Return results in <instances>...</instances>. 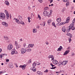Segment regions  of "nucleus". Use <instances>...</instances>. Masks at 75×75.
<instances>
[{"mask_svg": "<svg viewBox=\"0 0 75 75\" xmlns=\"http://www.w3.org/2000/svg\"><path fill=\"white\" fill-rule=\"evenodd\" d=\"M11 55H13V54H18V52H17L16 51V49L15 48H14L11 50Z\"/></svg>", "mask_w": 75, "mask_h": 75, "instance_id": "f257e3e1", "label": "nucleus"}, {"mask_svg": "<svg viewBox=\"0 0 75 75\" xmlns=\"http://www.w3.org/2000/svg\"><path fill=\"white\" fill-rule=\"evenodd\" d=\"M13 48V46L11 44H9L8 46V50H10Z\"/></svg>", "mask_w": 75, "mask_h": 75, "instance_id": "f03ea898", "label": "nucleus"}, {"mask_svg": "<svg viewBox=\"0 0 75 75\" xmlns=\"http://www.w3.org/2000/svg\"><path fill=\"white\" fill-rule=\"evenodd\" d=\"M5 12L6 14L7 18V19H8V18H9V16H10V15H9L8 12V11H7L6 10L5 11Z\"/></svg>", "mask_w": 75, "mask_h": 75, "instance_id": "7ed1b4c3", "label": "nucleus"}, {"mask_svg": "<svg viewBox=\"0 0 75 75\" xmlns=\"http://www.w3.org/2000/svg\"><path fill=\"white\" fill-rule=\"evenodd\" d=\"M2 24L3 25L5 26V27H8V24L6 23V22H3L2 23Z\"/></svg>", "mask_w": 75, "mask_h": 75, "instance_id": "20e7f679", "label": "nucleus"}, {"mask_svg": "<svg viewBox=\"0 0 75 75\" xmlns=\"http://www.w3.org/2000/svg\"><path fill=\"white\" fill-rule=\"evenodd\" d=\"M48 14V12L47 11H44L43 13V15L45 17H47Z\"/></svg>", "mask_w": 75, "mask_h": 75, "instance_id": "39448f33", "label": "nucleus"}, {"mask_svg": "<svg viewBox=\"0 0 75 75\" xmlns=\"http://www.w3.org/2000/svg\"><path fill=\"white\" fill-rule=\"evenodd\" d=\"M1 18H4L5 17V15L4 13H0Z\"/></svg>", "mask_w": 75, "mask_h": 75, "instance_id": "423d86ee", "label": "nucleus"}, {"mask_svg": "<svg viewBox=\"0 0 75 75\" xmlns=\"http://www.w3.org/2000/svg\"><path fill=\"white\" fill-rule=\"evenodd\" d=\"M13 20H15V21L16 22V23H17L18 24H20V21H19V20H18V19H16V18H14Z\"/></svg>", "mask_w": 75, "mask_h": 75, "instance_id": "0eeeda50", "label": "nucleus"}, {"mask_svg": "<svg viewBox=\"0 0 75 75\" xmlns=\"http://www.w3.org/2000/svg\"><path fill=\"white\" fill-rule=\"evenodd\" d=\"M48 58H52V60H54V57L53 55H49L48 57Z\"/></svg>", "mask_w": 75, "mask_h": 75, "instance_id": "6e6552de", "label": "nucleus"}, {"mask_svg": "<svg viewBox=\"0 0 75 75\" xmlns=\"http://www.w3.org/2000/svg\"><path fill=\"white\" fill-rule=\"evenodd\" d=\"M50 65H51L52 66V68H50V69H55V68H56V67H54L55 65H53L51 63H50Z\"/></svg>", "mask_w": 75, "mask_h": 75, "instance_id": "1a4fd4ad", "label": "nucleus"}, {"mask_svg": "<svg viewBox=\"0 0 75 75\" xmlns=\"http://www.w3.org/2000/svg\"><path fill=\"white\" fill-rule=\"evenodd\" d=\"M62 30L63 32L65 33V31H66V28H65V27H63L62 28Z\"/></svg>", "mask_w": 75, "mask_h": 75, "instance_id": "9d476101", "label": "nucleus"}, {"mask_svg": "<svg viewBox=\"0 0 75 75\" xmlns=\"http://www.w3.org/2000/svg\"><path fill=\"white\" fill-rule=\"evenodd\" d=\"M52 62L54 64H55L56 65L58 64V61H57L56 60H53Z\"/></svg>", "mask_w": 75, "mask_h": 75, "instance_id": "9b49d317", "label": "nucleus"}, {"mask_svg": "<svg viewBox=\"0 0 75 75\" xmlns=\"http://www.w3.org/2000/svg\"><path fill=\"white\" fill-rule=\"evenodd\" d=\"M69 50H68L67 51H66L64 53V55H67V54H69Z\"/></svg>", "mask_w": 75, "mask_h": 75, "instance_id": "f8f14e48", "label": "nucleus"}, {"mask_svg": "<svg viewBox=\"0 0 75 75\" xmlns=\"http://www.w3.org/2000/svg\"><path fill=\"white\" fill-rule=\"evenodd\" d=\"M8 66L10 68H13V66L12 63H10Z\"/></svg>", "mask_w": 75, "mask_h": 75, "instance_id": "ddd939ff", "label": "nucleus"}, {"mask_svg": "<svg viewBox=\"0 0 75 75\" xmlns=\"http://www.w3.org/2000/svg\"><path fill=\"white\" fill-rule=\"evenodd\" d=\"M57 21L58 23H60L61 21V19L60 18H57Z\"/></svg>", "mask_w": 75, "mask_h": 75, "instance_id": "4468645a", "label": "nucleus"}, {"mask_svg": "<svg viewBox=\"0 0 75 75\" xmlns=\"http://www.w3.org/2000/svg\"><path fill=\"white\" fill-rule=\"evenodd\" d=\"M5 4H6L7 6H9V2H8V1H6L5 2Z\"/></svg>", "mask_w": 75, "mask_h": 75, "instance_id": "2eb2a0df", "label": "nucleus"}, {"mask_svg": "<svg viewBox=\"0 0 75 75\" xmlns=\"http://www.w3.org/2000/svg\"><path fill=\"white\" fill-rule=\"evenodd\" d=\"M37 29L35 28H33V33H37Z\"/></svg>", "mask_w": 75, "mask_h": 75, "instance_id": "dca6fc26", "label": "nucleus"}, {"mask_svg": "<svg viewBox=\"0 0 75 75\" xmlns=\"http://www.w3.org/2000/svg\"><path fill=\"white\" fill-rule=\"evenodd\" d=\"M18 18V19L20 20V21H22L23 20V18L21 16H19Z\"/></svg>", "mask_w": 75, "mask_h": 75, "instance_id": "f3484780", "label": "nucleus"}, {"mask_svg": "<svg viewBox=\"0 0 75 75\" xmlns=\"http://www.w3.org/2000/svg\"><path fill=\"white\" fill-rule=\"evenodd\" d=\"M71 30V28H67L66 30L67 33H68L70 31V30Z\"/></svg>", "mask_w": 75, "mask_h": 75, "instance_id": "a211bd4d", "label": "nucleus"}, {"mask_svg": "<svg viewBox=\"0 0 75 75\" xmlns=\"http://www.w3.org/2000/svg\"><path fill=\"white\" fill-rule=\"evenodd\" d=\"M30 69L33 71V72H35L36 71V69L34 68V67H33V68H31Z\"/></svg>", "mask_w": 75, "mask_h": 75, "instance_id": "6ab92c4d", "label": "nucleus"}, {"mask_svg": "<svg viewBox=\"0 0 75 75\" xmlns=\"http://www.w3.org/2000/svg\"><path fill=\"white\" fill-rule=\"evenodd\" d=\"M52 21V20H51V19H49L48 20L47 22L49 25H50V23H51Z\"/></svg>", "mask_w": 75, "mask_h": 75, "instance_id": "aec40b11", "label": "nucleus"}, {"mask_svg": "<svg viewBox=\"0 0 75 75\" xmlns=\"http://www.w3.org/2000/svg\"><path fill=\"white\" fill-rule=\"evenodd\" d=\"M52 11H51L50 13L49 14H48L47 15L48 17H50L51 16V14H52Z\"/></svg>", "mask_w": 75, "mask_h": 75, "instance_id": "412c9836", "label": "nucleus"}, {"mask_svg": "<svg viewBox=\"0 0 75 75\" xmlns=\"http://www.w3.org/2000/svg\"><path fill=\"white\" fill-rule=\"evenodd\" d=\"M62 47L61 46H60L59 48H58V50H57V51H61V50H62Z\"/></svg>", "mask_w": 75, "mask_h": 75, "instance_id": "4be33fe9", "label": "nucleus"}, {"mask_svg": "<svg viewBox=\"0 0 75 75\" xmlns=\"http://www.w3.org/2000/svg\"><path fill=\"white\" fill-rule=\"evenodd\" d=\"M32 50L31 49H26V52H30V51H31Z\"/></svg>", "mask_w": 75, "mask_h": 75, "instance_id": "5701e85b", "label": "nucleus"}, {"mask_svg": "<svg viewBox=\"0 0 75 75\" xmlns=\"http://www.w3.org/2000/svg\"><path fill=\"white\" fill-rule=\"evenodd\" d=\"M21 47V45H17L16 47V48L17 49V50H18V49H19V48H20V47Z\"/></svg>", "mask_w": 75, "mask_h": 75, "instance_id": "b1692460", "label": "nucleus"}, {"mask_svg": "<svg viewBox=\"0 0 75 75\" xmlns=\"http://www.w3.org/2000/svg\"><path fill=\"white\" fill-rule=\"evenodd\" d=\"M37 74H38L39 75H42V73L41 72H40V71H38L37 72Z\"/></svg>", "mask_w": 75, "mask_h": 75, "instance_id": "393cba45", "label": "nucleus"}, {"mask_svg": "<svg viewBox=\"0 0 75 75\" xmlns=\"http://www.w3.org/2000/svg\"><path fill=\"white\" fill-rule=\"evenodd\" d=\"M23 52H21V54H24V53H25V52H26V51H27V50H25V49H24V50L23 51Z\"/></svg>", "mask_w": 75, "mask_h": 75, "instance_id": "a878e982", "label": "nucleus"}, {"mask_svg": "<svg viewBox=\"0 0 75 75\" xmlns=\"http://www.w3.org/2000/svg\"><path fill=\"white\" fill-rule=\"evenodd\" d=\"M25 67H26L25 65H23V67H22V68L23 70H24V69H25Z\"/></svg>", "mask_w": 75, "mask_h": 75, "instance_id": "bb28decb", "label": "nucleus"}, {"mask_svg": "<svg viewBox=\"0 0 75 75\" xmlns=\"http://www.w3.org/2000/svg\"><path fill=\"white\" fill-rule=\"evenodd\" d=\"M61 64L62 65H66V63H65L64 61H63V62L61 63Z\"/></svg>", "mask_w": 75, "mask_h": 75, "instance_id": "cd10ccee", "label": "nucleus"}, {"mask_svg": "<svg viewBox=\"0 0 75 75\" xmlns=\"http://www.w3.org/2000/svg\"><path fill=\"white\" fill-rule=\"evenodd\" d=\"M52 25H53V26H54V27H55V28H56V27H57V26H56V25H55V23L54 22H53L52 23Z\"/></svg>", "mask_w": 75, "mask_h": 75, "instance_id": "c85d7f7f", "label": "nucleus"}, {"mask_svg": "<svg viewBox=\"0 0 75 75\" xmlns=\"http://www.w3.org/2000/svg\"><path fill=\"white\" fill-rule=\"evenodd\" d=\"M74 25H73L71 26V29H72V30H75V27H74Z\"/></svg>", "mask_w": 75, "mask_h": 75, "instance_id": "c756f323", "label": "nucleus"}, {"mask_svg": "<svg viewBox=\"0 0 75 75\" xmlns=\"http://www.w3.org/2000/svg\"><path fill=\"white\" fill-rule=\"evenodd\" d=\"M29 45L31 48H33V47L34 46V44H32Z\"/></svg>", "mask_w": 75, "mask_h": 75, "instance_id": "7c9ffc66", "label": "nucleus"}, {"mask_svg": "<svg viewBox=\"0 0 75 75\" xmlns=\"http://www.w3.org/2000/svg\"><path fill=\"white\" fill-rule=\"evenodd\" d=\"M66 20L69 21V20H70V17L69 16L67 18Z\"/></svg>", "mask_w": 75, "mask_h": 75, "instance_id": "2f4dec72", "label": "nucleus"}, {"mask_svg": "<svg viewBox=\"0 0 75 75\" xmlns=\"http://www.w3.org/2000/svg\"><path fill=\"white\" fill-rule=\"evenodd\" d=\"M20 23L21 24H22V25H24V22L22 21H21Z\"/></svg>", "mask_w": 75, "mask_h": 75, "instance_id": "473e14b6", "label": "nucleus"}, {"mask_svg": "<svg viewBox=\"0 0 75 75\" xmlns=\"http://www.w3.org/2000/svg\"><path fill=\"white\" fill-rule=\"evenodd\" d=\"M38 18H39L40 20H41V17L40 16V15L39 14L38 15Z\"/></svg>", "mask_w": 75, "mask_h": 75, "instance_id": "72a5a7b5", "label": "nucleus"}, {"mask_svg": "<svg viewBox=\"0 0 75 75\" xmlns=\"http://www.w3.org/2000/svg\"><path fill=\"white\" fill-rule=\"evenodd\" d=\"M36 63H34L33 64V67H35L36 66Z\"/></svg>", "mask_w": 75, "mask_h": 75, "instance_id": "f704fd0d", "label": "nucleus"}, {"mask_svg": "<svg viewBox=\"0 0 75 75\" xmlns=\"http://www.w3.org/2000/svg\"><path fill=\"white\" fill-rule=\"evenodd\" d=\"M24 48H22L21 49V52H24Z\"/></svg>", "mask_w": 75, "mask_h": 75, "instance_id": "c9c22d12", "label": "nucleus"}, {"mask_svg": "<svg viewBox=\"0 0 75 75\" xmlns=\"http://www.w3.org/2000/svg\"><path fill=\"white\" fill-rule=\"evenodd\" d=\"M69 43H70V42H71V41H72V40H71V38H69Z\"/></svg>", "mask_w": 75, "mask_h": 75, "instance_id": "e433bc0d", "label": "nucleus"}, {"mask_svg": "<svg viewBox=\"0 0 75 75\" xmlns=\"http://www.w3.org/2000/svg\"><path fill=\"white\" fill-rule=\"evenodd\" d=\"M28 21L29 23H30V22H31V21L30 20V17H28Z\"/></svg>", "mask_w": 75, "mask_h": 75, "instance_id": "4c0bfd02", "label": "nucleus"}, {"mask_svg": "<svg viewBox=\"0 0 75 75\" xmlns=\"http://www.w3.org/2000/svg\"><path fill=\"white\" fill-rule=\"evenodd\" d=\"M15 45L16 46L18 45V44L17 43V42L16 41L15 42Z\"/></svg>", "mask_w": 75, "mask_h": 75, "instance_id": "58836bf2", "label": "nucleus"}, {"mask_svg": "<svg viewBox=\"0 0 75 75\" xmlns=\"http://www.w3.org/2000/svg\"><path fill=\"white\" fill-rule=\"evenodd\" d=\"M4 38H5V40H8V38L7 37H4Z\"/></svg>", "mask_w": 75, "mask_h": 75, "instance_id": "ea45409f", "label": "nucleus"}, {"mask_svg": "<svg viewBox=\"0 0 75 75\" xmlns=\"http://www.w3.org/2000/svg\"><path fill=\"white\" fill-rule=\"evenodd\" d=\"M44 9L45 10H47V9H48V7H45Z\"/></svg>", "mask_w": 75, "mask_h": 75, "instance_id": "a19ab883", "label": "nucleus"}, {"mask_svg": "<svg viewBox=\"0 0 75 75\" xmlns=\"http://www.w3.org/2000/svg\"><path fill=\"white\" fill-rule=\"evenodd\" d=\"M65 24V22H62L60 23V25H63V24Z\"/></svg>", "mask_w": 75, "mask_h": 75, "instance_id": "79ce46f5", "label": "nucleus"}, {"mask_svg": "<svg viewBox=\"0 0 75 75\" xmlns=\"http://www.w3.org/2000/svg\"><path fill=\"white\" fill-rule=\"evenodd\" d=\"M38 1L41 3H42V0H38Z\"/></svg>", "mask_w": 75, "mask_h": 75, "instance_id": "37998d69", "label": "nucleus"}, {"mask_svg": "<svg viewBox=\"0 0 75 75\" xmlns=\"http://www.w3.org/2000/svg\"><path fill=\"white\" fill-rule=\"evenodd\" d=\"M43 25L44 24V25H43L44 27L45 25V22L44 21L43 22Z\"/></svg>", "mask_w": 75, "mask_h": 75, "instance_id": "c03bdc74", "label": "nucleus"}, {"mask_svg": "<svg viewBox=\"0 0 75 75\" xmlns=\"http://www.w3.org/2000/svg\"><path fill=\"white\" fill-rule=\"evenodd\" d=\"M68 60L64 61V63H65V64H67V63H68Z\"/></svg>", "mask_w": 75, "mask_h": 75, "instance_id": "a18cd8bd", "label": "nucleus"}, {"mask_svg": "<svg viewBox=\"0 0 75 75\" xmlns=\"http://www.w3.org/2000/svg\"><path fill=\"white\" fill-rule=\"evenodd\" d=\"M36 65H41V63H36Z\"/></svg>", "mask_w": 75, "mask_h": 75, "instance_id": "49530a36", "label": "nucleus"}, {"mask_svg": "<svg viewBox=\"0 0 75 75\" xmlns=\"http://www.w3.org/2000/svg\"><path fill=\"white\" fill-rule=\"evenodd\" d=\"M61 62L59 61L58 63V65H60L61 64Z\"/></svg>", "mask_w": 75, "mask_h": 75, "instance_id": "de8ad7c7", "label": "nucleus"}, {"mask_svg": "<svg viewBox=\"0 0 75 75\" xmlns=\"http://www.w3.org/2000/svg\"><path fill=\"white\" fill-rule=\"evenodd\" d=\"M48 72V70L46 69V71H44V72Z\"/></svg>", "mask_w": 75, "mask_h": 75, "instance_id": "09e8293b", "label": "nucleus"}, {"mask_svg": "<svg viewBox=\"0 0 75 75\" xmlns=\"http://www.w3.org/2000/svg\"><path fill=\"white\" fill-rule=\"evenodd\" d=\"M57 25H58V26H59V25H61L60 23H58L57 24Z\"/></svg>", "mask_w": 75, "mask_h": 75, "instance_id": "8fccbe9b", "label": "nucleus"}, {"mask_svg": "<svg viewBox=\"0 0 75 75\" xmlns=\"http://www.w3.org/2000/svg\"><path fill=\"white\" fill-rule=\"evenodd\" d=\"M2 55H3V54H1L0 55V57L1 58H2V57H3V56Z\"/></svg>", "mask_w": 75, "mask_h": 75, "instance_id": "3c124183", "label": "nucleus"}, {"mask_svg": "<svg viewBox=\"0 0 75 75\" xmlns=\"http://www.w3.org/2000/svg\"><path fill=\"white\" fill-rule=\"evenodd\" d=\"M66 5L67 6H68L69 5V2H67L66 4Z\"/></svg>", "mask_w": 75, "mask_h": 75, "instance_id": "603ef678", "label": "nucleus"}, {"mask_svg": "<svg viewBox=\"0 0 75 75\" xmlns=\"http://www.w3.org/2000/svg\"><path fill=\"white\" fill-rule=\"evenodd\" d=\"M2 74H4V73H5L6 72L5 71H1Z\"/></svg>", "mask_w": 75, "mask_h": 75, "instance_id": "864d4df0", "label": "nucleus"}, {"mask_svg": "<svg viewBox=\"0 0 75 75\" xmlns=\"http://www.w3.org/2000/svg\"><path fill=\"white\" fill-rule=\"evenodd\" d=\"M31 59H30L29 61V63H31Z\"/></svg>", "mask_w": 75, "mask_h": 75, "instance_id": "5fc2aeb1", "label": "nucleus"}, {"mask_svg": "<svg viewBox=\"0 0 75 75\" xmlns=\"http://www.w3.org/2000/svg\"><path fill=\"white\" fill-rule=\"evenodd\" d=\"M72 26H69V27H67V28H71V27Z\"/></svg>", "mask_w": 75, "mask_h": 75, "instance_id": "6e6d98bb", "label": "nucleus"}, {"mask_svg": "<svg viewBox=\"0 0 75 75\" xmlns=\"http://www.w3.org/2000/svg\"><path fill=\"white\" fill-rule=\"evenodd\" d=\"M37 28H40V26L39 25H37L36 27Z\"/></svg>", "mask_w": 75, "mask_h": 75, "instance_id": "4d7b16f0", "label": "nucleus"}, {"mask_svg": "<svg viewBox=\"0 0 75 75\" xmlns=\"http://www.w3.org/2000/svg\"><path fill=\"white\" fill-rule=\"evenodd\" d=\"M68 22H69V21H67V20H66V23H68Z\"/></svg>", "mask_w": 75, "mask_h": 75, "instance_id": "13d9d810", "label": "nucleus"}, {"mask_svg": "<svg viewBox=\"0 0 75 75\" xmlns=\"http://www.w3.org/2000/svg\"><path fill=\"white\" fill-rule=\"evenodd\" d=\"M28 9L29 10H31V8H30V7H28Z\"/></svg>", "mask_w": 75, "mask_h": 75, "instance_id": "bf43d9fd", "label": "nucleus"}, {"mask_svg": "<svg viewBox=\"0 0 75 75\" xmlns=\"http://www.w3.org/2000/svg\"><path fill=\"white\" fill-rule=\"evenodd\" d=\"M23 46L24 47H25V46H26V44L25 43H24V44H23Z\"/></svg>", "mask_w": 75, "mask_h": 75, "instance_id": "052dcab7", "label": "nucleus"}, {"mask_svg": "<svg viewBox=\"0 0 75 75\" xmlns=\"http://www.w3.org/2000/svg\"><path fill=\"white\" fill-rule=\"evenodd\" d=\"M6 62H9V59H6Z\"/></svg>", "mask_w": 75, "mask_h": 75, "instance_id": "680f3d73", "label": "nucleus"}, {"mask_svg": "<svg viewBox=\"0 0 75 75\" xmlns=\"http://www.w3.org/2000/svg\"><path fill=\"white\" fill-rule=\"evenodd\" d=\"M23 66L21 65L19 66L20 68H23Z\"/></svg>", "mask_w": 75, "mask_h": 75, "instance_id": "e2e57ef3", "label": "nucleus"}, {"mask_svg": "<svg viewBox=\"0 0 75 75\" xmlns=\"http://www.w3.org/2000/svg\"><path fill=\"white\" fill-rule=\"evenodd\" d=\"M63 1H64V2H67V0H63Z\"/></svg>", "mask_w": 75, "mask_h": 75, "instance_id": "0e129e2a", "label": "nucleus"}, {"mask_svg": "<svg viewBox=\"0 0 75 75\" xmlns=\"http://www.w3.org/2000/svg\"><path fill=\"white\" fill-rule=\"evenodd\" d=\"M53 1V0H50V3H51Z\"/></svg>", "mask_w": 75, "mask_h": 75, "instance_id": "69168bd1", "label": "nucleus"}, {"mask_svg": "<svg viewBox=\"0 0 75 75\" xmlns=\"http://www.w3.org/2000/svg\"><path fill=\"white\" fill-rule=\"evenodd\" d=\"M70 33H67V35H68V36H69L70 35Z\"/></svg>", "mask_w": 75, "mask_h": 75, "instance_id": "338daca9", "label": "nucleus"}, {"mask_svg": "<svg viewBox=\"0 0 75 75\" xmlns=\"http://www.w3.org/2000/svg\"><path fill=\"white\" fill-rule=\"evenodd\" d=\"M69 37H72V35L70 34V35H69Z\"/></svg>", "mask_w": 75, "mask_h": 75, "instance_id": "774afa93", "label": "nucleus"}]
</instances>
